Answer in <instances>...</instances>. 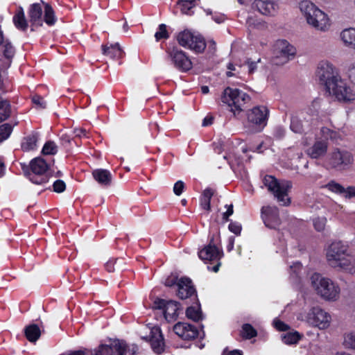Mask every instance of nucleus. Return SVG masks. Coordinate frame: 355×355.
<instances>
[{
  "instance_id": "nucleus-39",
  "label": "nucleus",
  "mask_w": 355,
  "mask_h": 355,
  "mask_svg": "<svg viewBox=\"0 0 355 355\" xmlns=\"http://www.w3.org/2000/svg\"><path fill=\"white\" fill-rule=\"evenodd\" d=\"M10 114V107L8 101H0V122L6 120Z\"/></svg>"
},
{
  "instance_id": "nucleus-23",
  "label": "nucleus",
  "mask_w": 355,
  "mask_h": 355,
  "mask_svg": "<svg viewBox=\"0 0 355 355\" xmlns=\"http://www.w3.org/2000/svg\"><path fill=\"white\" fill-rule=\"evenodd\" d=\"M92 175L96 181L104 187L111 184L112 174L106 169H96L92 172Z\"/></svg>"
},
{
  "instance_id": "nucleus-57",
  "label": "nucleus",
  "mask_w": 355,
  "mask_h": 355,
  "mask_svg": "<svg viewBox=\"0 0 355 355\" xmlns=\"http://www.w3.org/2000/svg\"><path fill=\"white\" fill-rule=\"evenodd\" d=\"M118 259L115 260H109L105 265L106 270L108 272H113L114 270V265L116 264Z\"/></svg>"
},
{
  "instance_id": "nucleus-40",
  "label": "nucleus",
  "mask_w": 355,
  "mask_h": 355,
  "mask_svg": "<svg viewBox=\"0 0 355 355\" xmlns=\"http://www.w3.org/2000/svg\"><path fill=\"white\" fill-rule=\"evenodd\" d=\"M241 335L245 339H250L257 336V332L250 324L247 323L242 326Z\"/></svg>"
},
{
  "instance_id": "nucleus-10",
  "label": "nucleus",
  "mask_w": 355,
  "mask_h": 355,
  "mask_svg": "<svg viewBox=\"0 0 355 355\" xmlns=\"http://www.w3.org/2000/svg\"><path fill=\"white\" fill-rule=\"evenodd\" d=\"M296 53L295 48L286 40H278L274 49L273 64L282 65L294 58Z\"/></svg>"
},
{
  "instance_id": "nucleus-50",
  "label": "nucleus",
  "mask_w": 355,
  "mask_h": 355,
  "mask_svg": "<svg viewBox=\"0 0 355 355\" xmlns=\"http://www.w3.org/2000/svg\"><path fill=\"white\" fill-rule=\"evenodd\" d=\"M184 189V183L182 180L176 182L173 186V192L176 196H180Z\"/></svg>"
},
{
  "instance_id": "nucleus-61",
  "label": "nucleus",
  "mask_w": 355,
  "mask_h": 355,
  "mask_svg": "<svg viewBox=\"0 0 355 355\" xmlns=\"http://www.w3.org/2000/svg\"><path fill=\"white\" fill-rule=\"evenodd\" d=\"M349 76L352 83L355 85V66L349 69Z\"/></svg>"
},
{
  "instance_id": "nucleus-60",
  "label": "nucleus",
  "mask_w": 355,
  "mask_h": 355,
  "mask_svg": "<svg viewBox=\"0 0 355 355\" xmlns=\"http://www.w3.org/2000/svg\"><path fill=\"white\" fill-rule=\"evenodd\" d=\"M347 198L355 197V187H349L347 188V194L345 196Z\"/></svg>"
},
{
  "instance_id": "nucleus-49",
  "label": "nucleus",
  "mask_w": 355,
  "mask_h": 355,
  "mask_svg": "<svg viewBox=\"0 0 355 355\" xmlns=\"http://www.w3.org/2000/svg\"><path fill=\"white\" fill-rule=\"evenodd\" d=\"M228 228L230 232H233L236 235H239L241 232V225L237 222H231L229 224Z\"/></svg>"
},
{
  "instance_id": "nucleus-56",
  "label": "nucleus",
  "mask_w": 355,
  "mask_h": 355,
  "mask_svg": "<svg viewBox=\"0 0 355 355\" xmlns=\"http://www.w3.org/2000/svg\"><path fill=\"white\" fill-rule=\"evenodd\" d=\"M73 137H87V131L85 129L83 128H75L73 130Z\"/></svg>"
},
{
  "instance_id": "nucleus-2",
  "label": "nucleus",
  "mask_w": 355,
  "mask_h": 355,
  "mask_svg": "<svg viewBox=\"0 0 355 355\" xmlns=\"http://www.w3.org/2000/svg\"><path fill=\"white\" fill-rule=\"evenodd\" d=\"M299 8L307 23L320 31H324L328 25L327 15L309 0L299 3Z\"/></svg>"
},
{
  "instance_id": "nucleus-22",
  "label": "nucleus",
  "mask_w": 355,
  "mask_h": 355,
  "mask_svg": "<svg viewBox=\"0 0 355 355\" xmlns=\"http://www.w3.org/2000/svg\"><path fill=\"white\" fill-rule=\"evenodd\" d=\"M327 148L328 141L326 139H319L307 150V153L311 158L318 159L326 154Z\"/></svg>"
},
{
  "instance_id": "nucleus-1",
  "label": "nucleus",
  "mask_w": 355,
  "mask_h": 355,
  "mask_svg": "<svg viewBox=\"0 0 355 355\" xmlns=\"http://www.w3.org/2000/svg\"><path fill=\"white\" fill-rule=\"evenodd\" d=\"M316 80L329 96H334L342 103H351L355 100V91L343 79L338 69L328 62L318 64L315 71Z\"/></svg>"
},
{
  "instance_id": "nucleus-64",
  "label": "nucleus",
  "mask_w": 355,
  "mask_h": 355,
  "mask_svg": "<svg viewBox=\"0 0 355 355\" xmlns=\"http://www.w3.org/2000/svg\"><path fill=\"white\" fill-rule=\"evenodd\" d=\"M234 237H233V236L230 237L229 238V243L227 247V249L228 251L232 250V249L234 248Z\"/></svg>"
},
{
  "instance_id": "nucleus-32",
  "label": "nucleus",
  "mask_w": 355,
  "mask_h": 355,
  "mask_svg": "<svg viewBox=\"0 0 355 355\" xmlns=\"http://www.w3.org/2000/svg\"><path fill=\"white\" fill-rule=\"evenodd\" d=\"M187 317L193 321L198 322L202 319V313L200 310V304L196 306H191L186 310Z\"/></svg>"
},
{
  "instance_id": "nucleus-31",
  "label": "nucleus",
  "mask_w": 355,
  "mask_h": 355,
  "mask_svg": "<svg viewBox=\"0 0 355 355\" xmlns=\"http://www.w3.org/2000/svg\"><path fill=\"white\" fill-rule=\"evenodd\" d=\"M194 35L189 31H184L180 33L177 37L180 45L184 48H189L191 44H193Z\"/></svg>"
},
{
  "instance_id": "nucleus-53",
  "label": "nucleus",
  "mask_w": 355,
  "mask_h": 355,
  "mask_svg": "<svg viewBox=\"0 0 355 355\" xmlns=\"http://www.w3.org/2000/svg\"><path fill=\"white\" fill-rule=\"evenodd\" d=\"M273 323L275 327L279 331H284L289 329V326L288 324L279 320H275Z\"/></svg>"
},
{
  "instance_id": "nucleus-38",
  "label": "nucleus",
  "mask_w": 355,
  "mask_h": 355,
  "mask_svg": "<svg viewBox=\"0 0 355 355\" xmlns=\"http://www.w3.org/2000/svg\"><path fill=\"white\" fill-rule=\"evenodd\" d=\"M58 152V146L53 141H46L42 150V153L44 155H54Z\"/></svg>"
},
{
  "instance_id": "nucleus-54",
  "label": "nucleus",
  "mask_w": 355,
  "mask_h": 355,
  "mask_svg": "<svg viewBox=\"0 0 355 355\" xmlns=\"http://www.w3.org/2000/svg\"><path fill=\"white\" fill-rule=\"evenodd\" d=\"M73 138H72L70 135L67 134H62L60 136L61 143L62 146H64V147H68L69 146H70L71 141H73Z\"/></svg>"
},
{
  "instance_id": "nucleus-59",
  "label": "nucleus",
  "mask_w": 355,
  "mask_h": 355,
  "mask_svg": "<svg viewBox=\"0 0 355 355\" xmlns=\"http://www.w3.org/2000/svg\"><path fill=\"white\" fill-rule=\"evenodd\" d=\"M222 355H243V353L241 351L238 349H234L230 352H228L227 349H225Z\"/></svg>"
},
{
  "instance_id": "nucleus-3",
  "label": "nucleus",
  "mask_w": 355,
  "mask_h": 355,
  "mask_svg": "<svg viewBox=\"0 0 355 355\" xmlns=\"http://www.w3.org/2000/svg\"><path fill=\"white\" fill-rule=\"evenodd\" d=\"M263 182L282 205L288 206L290 205L291 199L288 196V193L293 186L291 181L285 180L278 181L274 176L266 175Z\"/></svg>"
},
{
  "instance_id": "nucleus-25",
  "label": "nucleus",
  "mask_w": 355,
  "mask_h": 355,
  "mask_svg": "<svg viewBox=\"0 0 355 355\" xmlns=\"http://www.w3.org/2000/svg\"><path fill=\"white\" fill-rule=\"evenodd\" d=\"M103 53L112 59H118L122 57L123 53L119 43L110 44V46H102Z\"/></svg>"
},
{
  "instance_id": "nucleus-30",
  "label": "nucleus",
  "mask_w": 355,
  "mask_h": 355,
  "mask_svg": "<svg viewBox=\"0 0 355 355\" xmlns=\"http://www.w3.org/2000/svg\"><path fill=\"white\" fill-rule=\"evenodd\" d=\"M214 194V191L211 188L205 189L200 197V206L202 209L210 211L211 210V199Z\"/></svg>"
},
{
  "instance_id": "nucleus-17",
  "label": "nucleus",
  "mask_w": 355,
  "mask_h": 355,
  "mask_svg": "<svg viewBox=\"0 0 355 355\" xmlns=\"http://www.w3.org/2000/svg\"><path fill=\"white\" fill-rule=\"evenodd\" d=\"M178 295L180 299L193 297L197 299L196 289L191 280L188 277H182L178 282Z\"/></svg>"
},
{
  "instance_id": "nucleus-46",
  "label": "nucleus",
  "mask_w": 355,
  "mask_h": 355,
  "mask_svg": "<svg viewBox=\"0 0 355 355\" xmlns=\"http://www.w3.org/2000/svg\"><path fill=\"white\" fill-rule=\"evenodd\" d=\"M32 102L37 108L44 109L46 107V101L39 95L33 96L32 98Z\"/></svg>"
},
{
  "instance_id": "nucleus-55",
  "label": "nucleus",
  "mask_w": 355,
  "mask_h": 355,
  "mask_svg": "<svg viewBox=\"0 0 355 355\" xmlns=\"http://www.w3.org/2000/svg\"><path fill=\"white\" fill-rule=\"evenodd\" d=\"M178 278L175 276L168 277L165 280V285L168 287H171L175 284L178 285Z\"/></svg>"
},
{
  "instance_id": "nucleus-48",
  "label": "nucleus",
  "mask_w": 355,
  "mask_h": 355,
  "mask_svg": "<svg viewBox=\"0 0 355 355\" xmlns=\"http://www.w3.org/2000/svg\"><path fill=\"white\" fill-rule=\"evenodd\" d=\"M53 189L56 193H62L66 189V184L62 180H57L53 184Z\"/></svg>"
},
{
  "instance_id": "nucleus-4",
  "label": "nucleus",
  "mask_w": 355,
  "mask_h": 355,
  "mask_svg": "<svg viewBox=\"0 0 355 355\" xmlns=\"http://www.w3.org/2000/svg\"><path fill=\"white\" fill-rule=\"evenodd\" d=\"M311 283L317 293L324 299L335 300L339 295V286L330 279L324 277L319 273L312 275Z\"/></svg>"
},
{
  "instance_id": "nucleus-16",
  "label": "nucleus",
  "mask_w": 355,
  "mask_h": 355,
  "mask_svg": "<svg viewBox=\"0 0 355 355\" xmlns=\"http://www.w3.org/2000/svg\"><path fill=\"white\" fill-rule=\"evenodd\" d=\"M261 214L266 227L270 229H275L279 225V211L276 207H263L261 208Z\"/></svg>"
},
{
  "instance_id": "nucleus-51",
  "label": "nucleus",
  "mask_w": 355,
  "mask_h": 355,
  "mask_svg": "<svg viewBox=\"0 0 355 355\" xmlns=\"http://www.w3.org/2000/svg\"><path fill=\"white\" fill-rule=\"evenodd\" d=\"M286 135V130L282 126H277L274 129L273 135L277 139H281L284 137Z\"/></svg>"
},
{
  "instance_id": "nucleus-36",
  "label": "nucleus",
  "mask_w": 355,
  "mask_h": 355,
  "mask_svg": "<svg viewBox=\"0 0 355 355\" xmlns=\"http://www.w3.org/2000/svg\"><path fill=\"white\" fill-rule=\"evenodd\" d=\"M189 49L196 53H202L206 48V44L201 36H194V38Z\"/></svg>"
},
{
  "instance_id": "nucleus-7",
  "label": "nucleus",
  "mask_w": 355,
  "mask_h": 355,
  "mask_svg": "<svg viewBox=\"0 0 355 355\" xmlns=\"http://www.w3.org/2000/svg\"><path fill=\"white\" fill-rule=\"evenodd\" d=\"M354 160V156L350 152L337 148L328 155L327 164L332 169L343 171L352 166Z\"/></svg>"
},
{
  "instance_id": "nucleus-18",
  "label": "nucleus",
  "mask_w": 355,
  "mask_h": 355,
  "mask_svg": "<svg viewBox=\"0 0 355 355\" xmlns=\"http://www.w3.org/2000/svg\"><path fill=\"white\" fill-rule=\"evenodd\" d=\"M43 8L40 3H34L30 5L28 10L29 21L31 24V31L35 28L41 27L43 25Z\"/></svg>"
},
{
  "instance_id": "nucleus-20",
  "label": "nucleus",
  "mask_w": 355,
  "mask_h": 355,
  "mask_svg": "<svg viewBox=\"0 0 355 355\" xmlns=\"http://www.w3.org/2000/svg\"><path fill=\"white\" fill-rule=\"evenodd\" d=\"M252 8L263 15H275L278 10V6L272 1L255 0L252 3Z\"/></svg>"
},
{
  "instance_id": "nucleus-15",
  "label": "nucleus",
  "mask_w": 355,
  "mask_h": 355,
  "mask_svg": "<svg viewBox=\"0 0 355 355\" xmlns=\"http://www.w3.org/2000/svg\"><path fill=\"white\" fill-rule=\"evenodd\" d=\"M173 331L182 339L187 340L195 339L199 335L196 327L186 322H178L174 325Z\"/></svg>"
},
{
  "instance_id": "nucleus-12",
  "label": "nucleus",
  "mask_w": 355,
  "mask_h": 355,
  "mask_svg": "<svg viewBox=\"0 0 355 355\" xmlns=\"http://www.w3.org/2000/svg\"><path fill=\"white\" fill-rule=\"evenodd\" d=\"M166 52L168 58L175 68L180 71L187 72L192 68V62L183 51L174 47L172 49H168Z\"/></svg>"
},
{
  "instance_id": "nucleus-8",
  "label": "nucleus",
  "mask_w": 355,
  "mask_h": 355,
  "mask_svg": "<svg viewBox=\"0 0 355 355\" xmlns=\"http://www.w3.org/2000/svg\"><path fill=\"white\" fill-rule=\"evenodd\" d=\"M31 173H28L29 180L35 184H43L49 181V165L40 157L33 159L30 162Z\"/></svg>"
},
{
  "instance_id": "nucleus-24",
  "label": "nucleus",
  "mask_w": 355,
  "mask_h": 355,
  "mask_svg": "<svg viewBox=\"0 0 355 355\" xmlns=\"http://www.w3.org/2000/svg\"><path fill=\"white\" fill-rule=\"evenodd\" d=\"M180 308L178 302L173 300L167 301L166 307L164 311V318L168 321L175 320L178 315V311Z\"/></svg>"
},
{
  "instance_id": "nucleus-28",
  "label": "nucleus",
  "mask_w": 355,
  "mask_h": 355,
  "mask_svg": "<svg viewBox=\"0 0 355 355\" xmlns=\"http://www.w3.org/2000/svg\"><path fill=\"white\" fill-rule=\"evenodd\" d=\"M25 336L27 340L31 343L36 342L41 336L40 327L36 324H31L24 329Z\"/></svg>"
},
{
  "instance_id": "nucleus-35",
  "label": "nucleus",
  "mask_w": 355,
  "mask_h": 355,
  "mask_svg": "<svg viewBox=\"0 0 355 355\" xmlns=\"http://www.w3.org/2000/svg\"><path fill=\"white\" fill-rule=\"evenodd\" d=\"M301 338L302 335L297 331L288 332L282 336V340L286 345H293L297 343Z\"/></svg>"
},
{
  "instance_id": "nucleus-58",
  "label": "nucleus",
  "mask_w": 355,
  "mask_h": 355,
  "mask_svg": "<svg viewBox=\"0 0 355 355\" xmlns=\"http://www.w3.org/2000/svg\"><path fill=\"white\" fill-rule=\"evenodd\" d=\"M246 64L248 66V71L250 73H252L257 69V62L252 61L250 58L247 60Z\"/></svg>"
},
{
  "instance_id": "nucleus-37",
  "label": "nucleus",
  "mask_w": 355,
  "mask_h": 355,
  "mask_svg": "<svg viewBox=\"0 0 355 355\" xmlns=\"http://www.w3.org/2000/svg\"><path fill=\"white\" fill-rule=\"evenodd\" d=\"M343 344L346 349L355 351V332L345 334Z\"/></svg>"
},
{
  "instance_id": "nucleus-13",
  "label": "nucleus",
  "mask_w": 355,
  "mask_h": 355,
  "mask_svg": "<svg viewBox=\"0 0 355 355\" xmlns=\"http://www.w3.org/2000/svg\"><path fill=\"white\" fill-rule=\"evenodd\" d=\"M126 344L118 339L111 341L109 345L101 344L98 348L91 351L90 355H125Z\"/></svg>"
},
{
  "instance_id": "nucleus-26",
  "label": "nucleus",
  "mask_w": 355,
  "mask_h": 355,
  "mask_svg": "<svg viewBox=\"0 0 355 355\" xmlns=\"http://www.w3.org/2000/svg\"><path fill=\"white\" fill-rule=\"evenodd\" d=\"M39 138L40 135L38 132H33L32 134L24 137V141L21 143L22 150L25 151H29L36 148Z\"/></svg>"
},
{
  "instance_id": "nucleus-41",
  "label": "nucleus",
  "mask_w": 355,
  "mask_h": 355,
  "mask_svg": "<svg viewBox=\"0 0 355 355\" xmlns=\"http://www.w3.org/2000/svg\"><path fill=\"white\" fill-rule=\"evenodd\" d=\"M167 26L164 24H161L158 26V30L155 34V37L157 42L164 39L166 40L169 38L170 35L167 31Z\"/></svg>"
},
{
  "instance_id": "nucleus-21",
  "label": "nucleus",
  "mask_w": 355,
  "mask_h": 355,
  "mask_svg": "<svg viewBox=\"0 0 355 355\" xmlns=\"http://www.w3.org/2000/svg\"><path fill=\"white\" fill-rule=\"evenodd\" d=\"M331 267L338 271L354 274L355 273V259L351 254H348L343 258L339 259L335 266H331Z\"/></svg>"
},
{
  "instance_id": "nucleus-42",
  "label": "nucleus",
  "mask_w": 355,
  "mask_h": 355,
  "mask_svg": "<svg viewBox=\"0 0 355 355\" xmlns=\"http://www.w3.org/2000/svg\"><path fill=\"white\" fill-rule=\"evenodd\" d=\"M324 187L327 188L329 191L336 193L341 194L347 193V189H345L341 184L337 183L334 180L329 182L327 184L324 186Z\"/></svg>"
},
{
  "instance_id": "nucleus-19",
  "label": "nucleus",
  "mask_w": 355,
  "mask_h": 355,
  "mask_svg": "<svg viewBox=\"0 0 355 355\" xmlns=\"http://www.w3.org/2000/svg\"><path fill=\"white\" fill-rule=\"evenodd\" d=\"M150 343L153 351L156 354H162L164 351L165 343L161 329L154 327L150 331Z\"/></svg>"
},
{
  "instance_id": "nucleus-5",
  "label": "nucleus",
  "mask_w": 355,
  "mask_h": 355,
  "mask_svg": "<svg viewBox=\"0 0 355 355\" xmlns=\"http://www.w3.org/2000/svg\"><path fill=\"white\" fill-rule=\"evenodd\" d=\"M221 101L231 107V111L236 116V112H241L244 105L250 101V96L237 88L227 87L223 91Z\"/></svg>"
},
{
  "instance_id": "nucleus-11",
  "label": "nucleus",
  "mask_w": 355,
  "mask_h": 355,
  "mask_svg": "<svg viewBox=\"0 0 355 355\" xmlns=\"http://www.w3.org/2000/svg\"><path fill=\"white\" fill-rule=\"evenodd\" d=\"M306 322L320 329H327L331 321L330 315L319 306L311 308L306 314Z\"/></svg>"
},
{
  "instance_id": "nucleus-43",
  "label": "nucleus",
  "mask_w": 355,
  "mask_h": 355,
  "mask_svg": "<svg viewBox=\"0 0 355 355\" xmlns=\"http://www.w3.org/2000/svg\"><path fill=\"white\" fill-rule=\"evenodd\" d=\"M12 131V127L8 123L0 126V143L7 139Z\"/></svg>"
},
{
  "instance_id": "nucleus-62",
  "label": "nucleus",
  "mask_w": 355,
  "mask_h": 355,
  "mask_svg": "<svg viewBox=\"0 0 355 355\" xmlns=\"http://www.w3.org/2000/svg\"><path fill=\"white\" fill-rule=\"evenodd\" d=\"M291 270H293V272L296 275L299 272V271L301 270L302 266L299 262H297L294 263L293 266H291Z\"/></svg>"
},
{
  "instance_id": "nucleus-44",
  "label": "nucleus",
  "mask_w": 355,
  "mask_h": 355,
  "mask_svg": "<svg viewBox=\"0 0 355 355\" xmlns=\"http://www.w3.org/2000/svg\"><path fill=\"white\" fill-rule=\"evenodd\" d=\"M13 22L15 26L21 31H25L28 28V21L26 19L25 17H17L14 15L13 17Z\"/></svg>"
},
{
  "instance_id": "nucleus-27",
  "label": "nucleus",
  "mask_w": 355,
  "mask_h": 355,
  "mask_svg": "<svg viewBox=\"0 0 355 355\" xmlns=\"http://www.w3.org/2000/svg\"><path fill=\"white\" fill-rule=\"evenodd\" d=\"M340 37L345 46L355 49V28H347L340 33Z\"/></svg>"
},
{
  "instance_id": "nucleus-52",
  "label": "nucleus",
  "mask_w": 355,
  "mask_h": 355,
  "mask_svg": "<svg viewBox=\"0 0 355 355\" xmlns=\"http://www.w3.org/2000/svg\"><path fill=\"white\" fill-rule=\"evenodd\" d=\"M166 303L167 301L157 298L154 301L153 308L155 309H162L164 312Z\"/></svg>"
},
{
  "instance_id": "nucleus-47",
  "label": "nucleus",
  "mask_w": 355,
  "mask_h": 355,
  "mask_svg": "<svg viewBox=\"0 0 355 355\" xmlns=\"http://www.w3.org/2000/svg\"><path fill=\"white\" fill-rule=\"evenodd\" d=\"M313 223L315 229L318 232H321L324 229L326 218L320 217L314 218Z\"/></svg>"
},
{
  "instance_id": "nucleus-33",
  "label": "nucleus",
  "mask_w": 355,
  "mask_h": 355,
  "mask_svg": "<svg viewBox=\"0 0 355 355\" xmlns=\"http://www.w3.org/2000/svg\"><path fill=\"white\" fill-rule=\"evenodd\" d=\"M44 18L43 21H44L49 26H53L56 22V17L55 16V13L53 8L48 3L44 5Z\"/></svg>"
},
{
  "instance_id": "nucleus-63",
  "label": "nucleus",
  "mask_w": 355,
  "mask_h": 355,
  "mask_svg": "<svg viewBox=\"0 0 355 355\" xmlns=\"http://www.w3.org/2000/svg\"><path fill=\"white\" fill-rule=\"evenodd\" d=\"M213 122V118L212 117H205L202 121V126H207L209 125H211Z\"/></svg>"
},
{
  "instance_id": "nucleus-29",
  "label": "nucleus",
  "mask_w": 355,
  "mask_h": 355,
  "mask_svg": "<svg viewBox=\"0 0 355 355\" xmlns=\"http://www.w3.org/2000/svg\"><path fill=\"white\" fill-rule=\"evenodd\" d=\"M177 5L182 14L191 15L193 13L192 9L196 6V0H178Z\"/></svg>"
},
{
  "instance_id": "nucleus-45",
  "label": "nucleus",
  "mask_w": 355,
  "mask_h": 355,
  "mask_svg": "<svg viewBox=\"0 0 355 355\" xmlns=\"http://www.w3.org/2000/svg\"><path fill=\"white\" fill-rule=\"evenodd\" d=\"M0 44L3 45V47H4L3 54H4L5 57H6L8 58H10L14 55L15 49L10 42H8L7 40L5 41L3 40V42L2 43H1Z\"/></svg>"
},
{
  "instance_id": "nucleus-34",
  "label": "nucleus",
  "mask_w": 355,
  "mask_h": 355,
  "mask_svg": "<svg viewBox=\"0 0 355 355\" xmlns=\"http://www.w3.org/2000/svg\"><path fill=\"white\" fill-rule=\"evenodd\" d=\"M290 128L295 133L301 134L303 132L304 125L300 116L293 115L291 116Z\"/></svg>"
},
{
  "instance_id": "nucleus-14",
  "label": "nucleus",
  "mask_w": 355,
  "mask_h": 355,
  "mask_svg": "<svg viewBox=\"0 0 355 355\" xmlns=\"http://www.w3.org/2000/svg\"><path fill=\"white\" fill-rule=\"evenodd\" d=\"M349 253L347 252V246L341 241L333 242L328 248L327 252V259L329 265L335 266L339 259L343 258Z\"/></svg>"
},
{
  "instance_id": "nucleus-9",
  "label": "nucleus",
  "mask_w": 355,
  "mask_h": 355,
  "mask_svg": "<svg viewBox=\"0 0 355 355\" xmlns=\"http://www.w3.org/2000/svg\"><path fill=\"white\" fill-rule=\"evenodd\" d=\"M223 256V250H220L214 243V236L211 238L209 244L198 252V257L202 261L217 262V263L212 268L207 266L208 270L214 272H217L219 270V268L221 264L220 259Z\"/></svg>"
},
{
  "instance_id": "nucleus-6",
  "label": "nucleus",
  "mask_w": 355,
  "mask_h": 355,
  "mask_svg": "<svg viewBox=\"0 0 355 355\" xmlns=\"http://www.w3.org/2000/svg\"><path fill=\"white\" fill-rule=\"evenodd\" d=\"M247 127L252 132H261L267 125L269 110L266 106L258 105L246 112Z\"/></svg>"
}]
</instances>
